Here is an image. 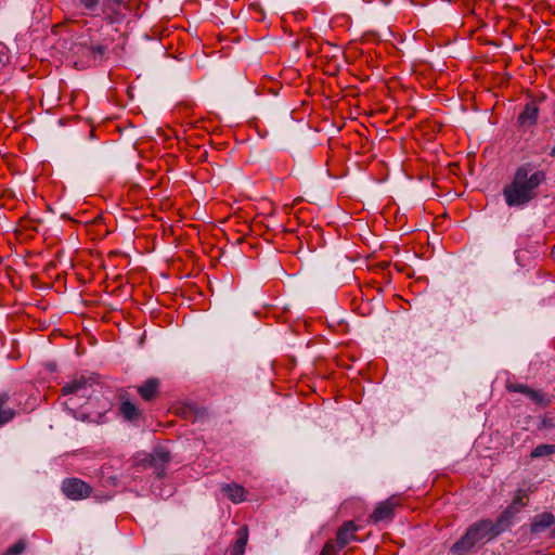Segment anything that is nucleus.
Wrapping results in <instances>:
<instances>
[{
  "label": "nucleus",
  "mask_w": 555,
  "mask_h": 555,
  "mask_svg": "<svg viewBox=\"0 0 555 555\" xmlns=\"http://www.w3.org/2000/svg\"><path fill=\"white\" fill-rule=\"evenodd\" d=\"M26 547V543L23 540H20L12 544L3 555H20Z\"/></svg>",
  "instance_id": "obj_19"
},
{
  "label": "nucleus",
  "mask_w": 555,
  "mask_h": 555,
  "mask_svg": "<svg viewBox=\"0 0 555 555\" xmlns=\"http://www.w3.org/2000/svg\"><path fill=\"white\" fill-rule=\"evenodd\" d=\"M10 396L8 392L0 393V427L8 424L15 417V410L8 406Z\"/></svg>",
  "instance_id": "obj_14"
},
{
  "label": "nucleus",
  "mask_w": 555,
  "mask_h": 555,
  "mask_svg": "<svg viewBox=\"0 0 555 555\" xmlns=\"http://www.w3.org/2000/svg\"><path fill=\"white\" fill-rule=\"evenodd\" d=\"M544 176H514L511 184L503 190L506 204L509 207L526 205L537 196V189Z\"/></svg>",
  "instance_id": "obj_2"
},
{
  "label": "nucleus",
  "mask_w": 555,
  "mask_h": 555,
  "mask_svg": "<svg viewBox=\"0 0 555 555\" xmlns=\"http://www.w3.org/2000/svg\"><path fill=\"white\" fill-rule=\"evenodd\" d=\"M170 453L163 447L154 449L153 453L149 455L150 464L156 468L159 477L164 475L165 466L170 462Z\"/></svg>",
  "instance_id": "obj_9"
},
{
  "label": "nucleus",
  "mask_w": 555,
  "mask_h": 555,
  "mask_svg": "<svg viewBox=\"0 0 555 555\" xmlns=\"http://www.w3.org/2000/svg\"><path fill=\"white\" fill-rule=\"evenodd\" d=\"M527 494L522 490H519L514 496L512 503L499 516L501 522H504V525L507 528H509L514 516L518 514L520 509L527 505Z\"/></svg>",
  "instance_id": "obj_8"
},
{
  "label": "nucleus",
  "mask_w": 555,
  "mask_h": 555,
  "mask_svg": "<svg viewBox=\"0 0 555 555\" xmlns=\"http://www.w3.org/2000/svg\"><path fill=\"white\" fill-rule=\"evenodd\" d=\"M554 453H555V444L543 443V444H539L531 451L530 457L539 459V457L548 456Z\"/></svg>",
  "instance_id": "obj_18"
},
{
  "label": "nucleus",
  "mask_w": 555,
  "mask_h": 555,
  "mask_svg": "<svg viewBox=\"0 0 555 555\" xmlns=\"http://www.w3.org/2000/svg\"><path fill=\"white\" fill-rule=\"evenodd\" d=\"M512 390L528 396L531 400H533L537 403L547 404L550 402L548 400L545 401L543 399V395L541 392L533 390L526 385H515L514 387H512Z\"/></svg>",
  "instance_id": "obj_17"
},
{
  "label": "nucleus",
  "mask_w": 555,
  "mask_h": 555,
  "mask_svg": "<svg viewBox=\"0 0 555 555\" xmlns=\"http://www.w3.org/2000/svg\"><path fill=\"white\" fill-rule=\"evenodd\" d=\"M555 524V517L552 513L545 512L537 515L531 522L530 530L532 533H540L551 528Z\"/></svg>",
  "instance_id": "obj_13"
},
{
  "label": "nucleus",
  "mask_w": 555,
  "mask_h": 555,
  "mask_svg": "<svg viewBox=\"0 0 555 555\" xmlns=\"http://www.w3.org/2000/svg\"><path fill=\"white\" fill-rule=\"evenodd\" d=\"M72 2L87 14L95 16L100 12L109 24L120 23L125 17L121 9L127 7V0H72Z\"/></svg>",
  "instance_id": "obj_3"
},
{
  "label": "nucleus",
  "mask_w": 555,
  "mask_h": 555,
  "mask_svg": "<svg viewBox=\"0 0 555 555\" xmlns=\"http://www.w3.org/2000/svg\"><path fill=\"white\" fill-rule=\"evenodd\" d=\"M553 535L555 537V527H554V530H553Z\"/></svg>",
  "instance_id": "obj_22"
},
{
  "label": "nucleus",
  "mask_w": 555,
  "mask_h": 555,
  "mask_svg": "<svg viewBox=\"0 0 555 555\" xmlns=\"http://www.w3.org/2000/svg\"><path fill=\"white\" fill-rule=\"evenodd\" d=\"M137 392L144 401H152L159 393V380L155 377L146 379L137 387Z\"/></svg>",
  "instance_id": "obj_12"
},
{
  "label": "nucleus",
  "mask_w": 555,
  "mask_h": 555,
  "mask_svg": "<svg viewBox=\"0 0 555 555\" xmlns=\"http://www.w3.org/2000/svg\"><path fill=\"white\" fill-rule=\"evenodd\" d=\"M62 491L70 500H82L90 496L92 488L79 478H67L62 482Z\"/></svg>",
  "instance_id": "obj_5"
},
{
  "label": "nucleus",
  "mask_w": 555,
  "mask_h": 555,
  "mask_svg": "<svg viewBox=\"0 0 555 555\" xmlns=\"http://www.w3.org/2000/svg\"><path fill=\"white\" fill-rule=\"evenodd\" d=\"M538 118V108L534 104H527L519 115V122L521 126H531Z\"/></svg>",
  "instance_id": "obj_16"
},
{
  "label": "nucleus",
  "mask_w": 555,
  "mask_h": 555,
  "mask_svg": "<svg viewBox=\"0 0 555 555\" xmlns=\"http://www.w3.org/2000/svg\"><path fill=\"white\" fill-rule=\"evenodd\" d=\"M425 177H426V178H428V180L431 182V184H433L434 186H437V183H438V181H439V179H438V178L430 179V177H431V176H425Z\"/></svg>",
  "instance_id": "obj_21"
},
{
  "label": "nucleus",
  "mask_w": 555,
  "mask_h": 555,
  "mask_svg": "<svg viewBox=\"0 0 555 555\" xmlns=\"http://www.w3.org/2000/svg\"><path fill=\"white\" fill-rule=\"evenodd\" d=\"M248 541V529L246 526L237 530L236 539L232 545L229 555H243Z\"/></svg>",
  "instance_id": "obj_15"
},
{
  "label": "nucleus",
  "mask_w": 555,
  "mask_h": 555,
  "mask_svg": "<svg viewBox=\"0 0 555 555\" xmlns=\"http://www.w3.org/2000/svg\"><path fill=\"white\" fill-rule=\"evenodd\" d=\"M339 550V545L336 546L333 541H327L321 551V555H338Z\"/></svg>",
  "instance_id": "obj_20"
},
{
  "label": "nucleus",
  "mask_w": 555,
  "mask_h": 555,
  "mask_svg": "<svg viewBox=\"0 0 555 555\" xmlns=\"http://www.w3.org/2000/svg\"><path fill=\"white\" fill-rule=\"evenodd\" d=\"M399 506V500L396 496H390L380 502L375 507L374 512L370 515L369 521L380 522L391 520L395 516V509Z\"/></svg>",
  "instance_id": "obj_6"
},
{
  "label": "nucleus",
  "mask_w": 555,
  "mask_h": 555,
  "mask_svg": "<svg viewBox=\"0 0 555 555\" xmlns=\"http://www.w3.org/2000/svg\"><path fill=\"white\" fill-rule=\"evenodd\" d=\"M221 492L234 504L242 503L246 500V489L235 482L221 485Z\"/></svg>",
  "instance_id": "obj_10"
},
{
  "label": "nucleus",
  "mask_w": 555,
  "mask_h": 555,
  "mask_svg": "<svg viewBox=\"0 0 555 555\" xmlns=\"http://www.w3.org/2000/svg\"><path fill=\"white\" fill-rule=\"evenodd\" d=\"M358 527L352 520L346 521L337 531L336 540L339 548H344L351 541L357 540L356 532Z\"/></svg>",
  "instance_id": "obj_11"
},
{
  "label": "nucleus",
  "mask_w": 555,
  "mask_h": 555,
  "mask_svg": "<svg viewBox=\"0 0 555 555\" xmlns=\"http://www.w3.org/2000/svg\"><path fill=\"white\" fill-rule=\"evenodd\" d=\"M95 384V379L91 376H79L75 377L66 385L62 387L63 396L76 395L80 398H88L90 396V389Z\"/></svg>",
  "instance_id": "obj_4"
},
{
  "label": "nucleus",
  "mask_w": 555,
  "mask_h": 555,
  "mask_svg": "<svg viewBox=\"0 0 555 555\" xmlns=\"http://www.w3.org/2000/svg\"><path fill=\"white\" fill-rule=\"evenodd\" d=\"M508 528L501 522L498 517L495 521L491 519H480L472 524L452 546L450 552L453 555H467L475 547H480L487 542L495 539L499 534Z\"/></svg>",
  "instance_id": "obj_1"
},
{
  "label": "nucleus",
  "mask_w": 555,
  "mask_h": 555,
  "mask_svg": "<svg viewBox=\"0 0 555 555\" xmlns=\"http://www.w3.org/2000/svg\"><path fill=\"white\" fill-rule=\"evenodd\" d=\"M120 404L118 408L119 415L127 422L135 423L140 421L143 416L142 411L140 408L132 402L127 392L122 391L118 395Z\"/></svg>",
  "instance_id": "obj_7"
}]
</instances>
